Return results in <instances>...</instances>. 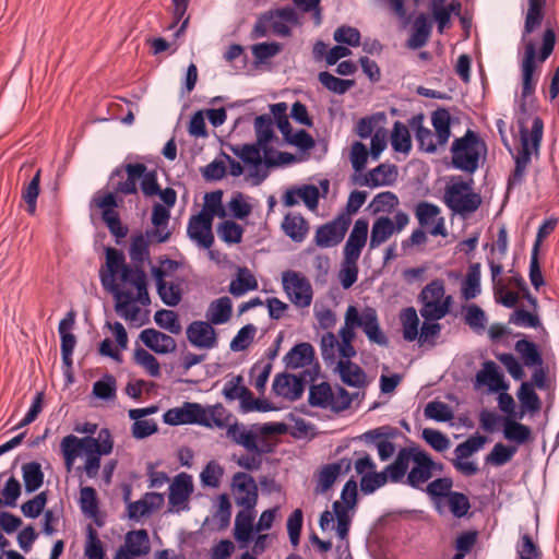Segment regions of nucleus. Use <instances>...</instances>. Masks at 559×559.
Instances as JSON below:
<instances>
[{
	"label": "nucleus",
	"mask_w": 559,
	"mask_h": 559,
	"mask_svg": "<svg viewBox=\"0 0 559 559\" xmlns=\"http://www.w3.org/2000/svg\"><path fill=\"white\" fill-rule=\"evenodd\" d=\"M40 174L41 170L38 169L34 177L31 179V181L25 185L22 189L21 197L23 201L27 205V213L31 215H34L36 212L37 206V198L40 191L39 185H40Z\"/></svg>",
	"instance_id": "obj_49"
},
{
	"label": "nucleus",
	"mask_w": 559,
	"mask_h": 559,
	"mask_svg": "<svg viewBox=\"0 0 559 559\" xmlns=\"http://www.w3.org/2000/svg\"><path fill=\"white\" fill-rule=\"evenodd\" d=\"M547 0H528V9L525 16L524 29L522 35V41L524 46L531 39L526 40L527 35L533 33L537 27L542 25L544 20V9L546 7Z\"/></svg>",
	"instance_id": "obj_27"
},
{
	"label": "nucleus",
	"mask_w": 559,
	"mask_h": 559,
	"mask_svg": "<svg viewBox=\"0 0 559 559\" xmlns=\"http://www.w3.org/2000/svg\"><path fill=\"white\" fill-rule=\"evenodd\" d=\"M514 348L527 367L543 365L542 354L534 342L522 338L515 343Z\"/></svg>",
	"instance_id": "obj_44"
},
{
	"label": "nucleus",
	"mask_w": 559,
	"mask_h": 559,
	"mask_svg": "<svg viewBox=\"0 0 559 559\" xmlns=\"http://www.w3.org/2000/svg\"><path fill=\"white\" fill-rule=\"evenodd\" d=\"M395 233L393 221L388 216L378 217L372 225L369 247L376 249Z\"/></svg>",
	"instance_id": "obj_32"
},
{
	"label": "nucleus",
	"mask_w": 559,
	"mask_h": 559,
	"mask_svg": "<svg viewBox=\"0 0 559 559\" xmlns=\"http://www.w3.org/2000/svg\"><path fill=\"white\" fill-rule=\"evenodd\" d=\"M272 391L288 401H297L305 391V380L286 372L277 373L273 380Z\"/></svg>",
	"instance_id": "obj_14"
},
{
	"label": "nucleus",
	"mask_w": 559,
	"mask_h": 559,
	"mask_svg": "<svg viewBox=\"0 0 559 559\" xmlns=\"http://www.w3.org/2000/svg\"><path fill=\"white\" fill-rule=\"evenodd\" d=\"M401 321L403 325V337L413 342L418 337L419 319L415 308H405L401 313Z\"/></svg>",
	"instance_id": "obj_50"
},
{
	"label": "nucleus",
	"mask_w": 559,
	"mask_h": 559,
	"mask_svg": "<svg viewBox=\"0 0 559 559\" xmlns=\"http://www.w3.org/2000/svg\"><path fill=\"white\" fill-rule=\"evenodd\" d=\"M481 195L473 190V179L459 177L444 190V203L455 214L466 217L481 205Z\"/></svg>",
	"instance_id": "obj_3"
},
{
	"label": "nucleus",
	"mask_w": 559,
	"mask_h": 559,
	"mask_svg": "<svg viewBox=\"0 0 559 559\" xmlns=\"http://www.w3.org/2000/svg\"><path fill=\"white\" fill-rule=\"evenodd\" d=\"M227 437L237 444L242 445L246 450L250 452H255L257 454H261L264 451L260 450L257 444V436L247 431L245 426L238 423L229 425L226 431Z\"/></svg>",
	"instance_id": "obj_29"
},
{
	"label": "nucleus",
	"mask_w": 559,
	"mask_h": 559,
	"mask_svg": "<svg viewBox=\"0 0 559 559\" xmlns=\"http://www.w3.org/2000/svg\"><path fill=\"white\" fill-rule=\"evenodd\" d=\"M424 116L421 114L414 116L409 124L415 129V136L418 141L419 148L427 153H435L437 151V144L435 142V134L432 131L423 126Z\"/></svg>",
	"instance_id": "obj_33"
},
{
	"label": "nucleus",
	"mask_w": 559,
	"mask_h": 559,
	"mask_svg": "<svg viewBox=\"0 0 559 559\" xmlns=\"http://www.w3.org/2000/svg\"><path fill=\"white\" fill-rule=\"evenodd\" d=\"M186 333L190 344L195 347L211 349L217 346L216 332L210 321H193Z\"/></svg>",
	"instance_id": "obj_15"
},
{
	"label": "nucleus",
	"mask_w": 559,
	"mask_h": 559,
	"mask_svg": "<svg viewBox=\"0 0 559 559\" xmlns=\"http://www.w3.org/2000/svg\"><path fill=\"white\" fill-rule=\"evenodd\" d=\"M390 480L389 473L384 471L378 473L376 471L364 474L360 479V489L364 493H373L377 489L384 486Z\"/></svg>",
	"instance_id": "obj_52"
},
{
	"label": "nucleus",
	"mask_w": 559,
	"mask_h": 559,
	"mask_svg": "<svg viewBox=\"0 0 559 559\" xmlns=\"http://www.w3.org/2000/svg\"><path fill=\"white\" fill-rule=\"evenodd\" d=\"M284 233L295 242H301L307 237L309 224L301 215L287 214L282 223Z\"/></svg>",
	"instance_id": "obj_34"
},
{
	"label": "nucleus",
	"mask_w": 559,
	"mask_h": 559,
	"mask_svg": "<svg viewBox=\"0 0 559 559\" xmlns=\"http://www.w3.org/2000/svg\"><path fill=\"white\" fill-rule=\"evenodd\" d=\"M425 416L436 421L445 423L453 418V412L448 404L431 401L425 407Z\"/></svg>",
	"instance_id": "obj_63"
},
{
	"label": "nucleus",
	"mask_w": 559,
	"mask_h": 559,
	"mask_svg": "<svg viewBox=\"0 0 559 559\" xmlns=\"http://www.w3.org/2000/svg\"><path fill=\"white\" fill-rule=\"evenodd\" d=\"M298 24V14L294 8L284 7L262 13L251 32L252 38H261L267 35L269 29L278 36H290L289 25Z\"/></svg>",
	"instance_id": "obj_4"
},
{
	"label": "nucleus",
	"mask_w": 559,
	"mask_h": 559,
	"mask_svg": "<svg viewBox=\"0 0 559 559\" xmlns=\"http://www.w3.org/2000/svg\"><path fill=\"white\" fill-rule=\"evenodd\" d=\"M133 356L135 364L143 367L151 377H160V366L154 355L148 353L146 349L139 347L134 350Z\"/></svg>",
	"instance_id": "obj_53"
},
{
	"label": "nucleus",
	"mask_w": 559,
	"mask_h": 559,
	"mask_svg": "<svg viewBox=\"0 0 559 559\" xmlns=\"http://www.w3.org/2000/svg\"><path fill=\"white\" fill-rule=\"evenodd\" d=\"M419 298L423 302L420 314L427 321H437L442 319L451 305V296L444 298V283L442 280H433L427 284Z\"/></svg>",
	"instance_id": "obj_5"
},
{
	"label": "nucleus",
	"mask_w": 559,
	"mask_h": 559,
	"mask_svg": "<svg viewBox=\"0 0 559 559\" xmlns=\"http://www.w3.org/2000/svg\"><path fill=\"white\" fill-rule=\"evenodd\" d=\"M193 491V483L190 475L178 474L169 486L168 501L173 507H179L189 499Z\"/></svg>",
	"instance_id": "obj_23"
},
{
	"label": "nucleus",
	"mask_w": 559,
	"mask_h": 559,
	"mask_svg": "<svg viewBox=\"0 0 559 559\" xmlns=\"http://www.w3.org/2000/svg\"><path fill=\"white\" fill-rule=\"evenodd\" d=\"M212 224L213 219L210 214L199 213L190 217L187 234L191 240L205 249H210L214 243Z\"/></svg>",
	"instance_id": "obj_13"
},
{
	"label": "nucleus",
	"mask_w": 559,
	"mask_h": 559,
	"mask_svg": "<svg viewBox=\"0 0 559 559\" xmlns=\"http://www.w3.org/2000/svg\"><path fill=\"white\" fill-rule=\"evenodd\" d=\"M154 320L158 326L173 334H179L181 332V324L179 322L178 314L173 310L162 309L156 311Z\"/></svg>",
	"instance_id": "obj_57"
},
{
	"label": "nucleus",
	"mask_w": 559,
	"mask_h": 559,
	"mask_svg": "<svg viewBox=\"0 0 559 559\" xmlns=\"http://www.w3.org/2000/svg\"><path fill=\"white\" fill-rule=\"evenodd\" d=\"M368 227V221L365 218H358L355 222L343 249V259H346L348 263L359 260L361 251L367 242Z\"/></svg>",
	"instance_id": "obj_12"
},
{
	"label": "nucleus",
	"mask_w": 559,
	"mask_h": 559,
	"mask_svg": "<svg viewBox=\"0 0 559 559\" xmlns=\"http://www.w3.org/2000/svg\"><path fill=\"white\" fill-rule=\"evenodd\" d=\"M516 452V445H506L498 442L493 445L490 453L485 456V463L493 466H502L509 463Z\"/></svg>",
	"instance_id": "obj_48"
},
{
	"label": "nucleus",
	"mask_w": 559,
	"mask_h": 559,
	"mask_svg": "<svg viewBox=\"0 0 559 559\" xmlns=\"http://www.w3.org/2000/svg\"><path fill=\"white\" fill-rule=\"evenodd\" d=\"M391 145L395 152L408 154L412 150V138L407 127L395 121L391 133Z\"/></svg>",
	"instance_id": "obj_43"
},
{
	"label": "nucleus",
	"mask_w": 559,
	"mask_h": 559,
	"mask_svg": "<svg viewBox=\"0 0 559 559\" xmlns=\"http://www.w3.org/2000/svg\"><path fill=\"white\" fill-rule=\"evenodd\" d=\"M117 381L112 374H105L93 384V394L100 400H110L116 396Z\"/></svg>",
	"instance_id": "obj_55"
},
{
	"label": "nucleus",
	"mask_w": 559,
	"mask_h": 559,
	"mask_svg": "<svg viewBox=\"0 0 559 559\" xmlns=\"http://www.w3.org/2000/svg\"><path fill=\"white\" fill-rule=\"evenodd\" d=\"M257 333V326L249 323L242 326L230 342L233 352H241L249 347Z\"/></svg>",
	"instance_id": "obj_60"
},
{
	"label": "nucleus",
	"mask_w": 559,
	"mask_h": 559,
	"mask_svg": "<svg viewBox=\"0 0 559 559\" xmlns=\"http://www.w3.org/2000/svg\"><path fill=\"white\" fill-rule=\"evenodd\" d=\"M106 265L108 269V273H100V281L104 287H110L111 281L115 284V275L123 270L127 266L124 262L123 253L115 248L106 249Z\"/></svg>",
	"instance_id": "obj_30"
},
{
	"label": "nucleus",
	"mask_w": 559,
	"mask_h": 559,
	"mask_svg": "<svg viewBox=\"0 0 559 559\" xmlns=\"http://www.w3.org/2000/svg\"><path fill=\"white\" fill-rule=\"evenodd\" d=\"M475 386H487L491 392L507 391L509 389V384L504 381L499 367L492 360L485 361L483 368L477 371Z\"/></svg>",
	"instance_id": "obj_17"
},
{
	"label": "nucleus",
	"mask_w": 559,
	"mask_h": 559,
	"mask_svg": "<svg viewBox=\"0 0 559 559\" xmlns=\"http://www.w3.org/2000/svg\"><path fill=\"white\" fill-rule=\"evenodd\" d=\"M150 243L143 234L133 235L129 248V255L134 265L143 266L150 259Z\"/></svg>",
	"instance_id": "obj_45"
},
{
	"label": "nucleus",
	"mask_w": 559,
	"mask_h": 559,
	"mask_svg": "<svg viewBox=\"0 0 559 559\" xmlns=\"http://www.w3.org/2000/svg\"><path fill=\"white\" fill-rule=\"evenodd\" d=\"M60 448L66 465L70 471L74 460L81 453V438H78L74 435H69L62 439Z\"/></svg>",
	"instance_id": "obj_56"
},
{
	"label": "nucleus",
	"mask_w": 559,
	"mask_h": 559,
	"mask_svg": "<svg viewBox=\"0 0 559 559\" xmlns=\"http://www.w3.org/2000/svg\"><path fill=\"white\" fill-rule=\"evenodd\" d=\"M91 205L102 210V218L106 225L120 218V215L116 210L119 204L114 192H108L103 195L100 192H97L93 197Z\"/></svg>",
	"instance_id": "obj_28"
},
{
	"label": "nucleus",
	"mask_w": 559,
	"mask_h": 559,
	"mask_svg": "<svg viewBox=\"0 0 559 559\" xmlns=\"http://www.w3.org/2000/svg\"><path fill=\"white\" fill-rule=\"evenodd\" d=\"M516 419L510 417L503 419V437L519 445L526 444L533 440L532 429Z\"/></svg>",
	"instance_id": "obj_26"
},
{
	"label": "nucleus",
	"mask_w": 559,
	"mask_h": 559,
	"mask_svg": "<svg viewBox=\"0 0 559 559\" xmlns=\"http://www.w3.org/2000/svg\"><path fill=\"white\" fill-rule=\"evenodd\" d=\"M453 487V480L450 477H440L430 481L426 487V492L435 500L440 501L448 498Z\"/></svg>",
	"instance_id": "obj_64"
},
{
	"label": "nucleus",
	"mask_w": 559,
	"mask_h": 559,
	"mask_svg": "<svg viewBox=\"0 0 559 559\" xmlns=\"http://www.w3.org/2000/svg\"><path fill=\"white\" fill-rule=\"evenodd\" d=\"M47 501L48 491H40L33 499L24 502L21 506V511L24 514V516L29 519H36L45 511Z\"/></svg>",
	"instance_id": "obj_61"
},
{
	"label": "nucleus",
	"mask_w": 559,
	"mask_h": 559,
	"mask_svg": "<svg viewBox=\"0 0 559 559\" xmlns=\"http://www.w3.org/2000/svg\"><path fill=\"white\" fill-rule=\"evenodd\" d=\"M345 321L346 324L349 325L357 324V326L364 331L370 342L384 347L389 345V338L381 331L378 314L373 308L367 307L364 309L361 314H359L354 306H349L345 314Z\"/></svg>",
	"instance_id": "obj_6"
},
{
	"label": "nucleus",
	"mask_w": 559,
	"mask_h": 559,
	"mask_svg": "<svg viewBox=\"0 0 559 559\" xmlns=\"http://www.w3.org/2000/svg\"><path fill=\"white\" fill-rule=\"evenodd\" d=\"M123 546L135 557L147 555L151 550V545L146 530L141 528L127 533Z\"/></svg>",
	"instance_id": "obj_36"
},
{
	"label": "nucleus",
	"mask_w": 559,
	"mask_h": 559,
	"mask_svg": "<svg viewBox=\"0 0 559 559\" xmlns=\"http://www.w3.org/2000/svg\"><path fill=\"white\" fill-rule=\"evenodd\" d=\"M254 514L253 510H240L235 519L234 537L239 543H248L252 538L255 531L253 526Z\"/></svg>",
	"instance_id": "obj_31"
},
{
	"label": "nucleus",
	"mask_w": 559,
	"mask_h": 559,
	"mask_svg": "<svg viewBox=\"0 0 559 559\" xmlns=\"http://www.w3.org/2000/svg\"><path fill=\"white\" fill-rule=\"evenodd\" d=\"M233 153L237 155L245 164L251 165L255 168V171L251 174L254 179V185L261 183L266 178V173L260 175L258 171L259 166L262 165L263 159L261 157V151H263L265 158L267 152H272L273 148L269 145L259 144V142L252 144H245L241 147L235 146L231 148Z\"/></svg>",
	"instance_id": "obj_11"
},
{
	"label": "nucleus",
	"mask_w": 559,
	"mask_h": 559,
	"mask_svg": "<svg viewBox=\"0 0 559 559\" xmlns=\"http://www.w3.org/2000/svg\"><path fill=\"white\" fill-rule=\"evenodd\" d=\"M486 437L475 435L468 437L464 442L456 445L454 449L455 459L463 461L469 457L473 453L477 452L486 442Z\"/></svg>",
	"instance_id": "obj_54"
},
{
	"label": "nucleus",
	"mask_w": 559,
	"mask_h": 559,
	"mask_svg": "<svg viewBox=\"0 0 559 559\" xmlns=\"http://www.w3.org/2000/svg\"><path fill=\"white\" fill-rule=\"evenodd\" d=\"M435 461L424 451L417 454L416 463L407 474L406 484L415 489H421L423 485L432 477Z\"/></svg>",
	"instance_id": "obj_19"
},
{
	"label": "nucleus",
	"mask_w": 559,
	"mask_h": 559,
	"mask_svg": "<svg viewBox=\"0 0 559 559\" xmlns=\"http://www.w3.org/2000/svg\"><path fill=\"white\" fill-rule=\"evenodd\" d=\"M447 500H448L449 510L455 518L461 519V518L465 516L471 509L469 499L463 492H459V491L450 492Z\"/></svg>",
	"instance_id": "obj_62"
},
{
	"label": "nucleus",
	"mask_w": 559,
	"mask_h": 559,
	"mask_svg": "<svg viewBox=\"0 0 559 559\" xmlns=\"http://www.w3.org/2000/svg\"><path fill=\"white\" fill-rule=\"evenodd\" d=\"M516 554L520 558L542 559L543 552L539 546L533 540L532 536L527 533L522 534L516 544Z\"/></svg>",
	"instance_id": "obj_59"
},
{
	"label": "nucleus",
	"mask_w": 559,
	"mask_h": 559,
	"mask_svg": "<svg viewBox=\"0 0 559 559\" xmlns=\"http://www.w3.org/2000/svg\"><path fill=\"white\" fill-rule=\"evenodd\" d=\"M139 338L156 354H169L176 350V341L168 334L153 328L143 330Z\"/></svg>",
	"instance_id": "obj_20"
},
{
	"label": "nucleus",
	"mask_w": 559,
	"mask_h": 559,
	"mask_svg": "<svg viewBox=\"0 0 559 559\" xmlns=\"http://www.w3.org/2000/svg\"><path fill=\"white\" fill-rule=\"evenodd\" d=\"M431 33V24L424 14L416 17L414 29L407 40V46L412 49H418L425 46Z\"/></svg>",
	"instance_id": "obj_39"
},
{
	"label": "nucleus",
	"mask_w": 559,
	"mask_h": 559,
	"mask_svg": "<svg viewBox=\"0 0 559 559\" xmlns=\"http://www.w3.org/2000/svg\"><path fill=\"white\" fill-rule=\"evenodd\" d=\"M24 487L27 492H34L43 486L44 472L38 462L25 463L22 466Z\"/></svg>",
	"instance_id": "obj_42"
},
{
	"label": "nucleus",
	"mask_w": 559,
	"mask_h": 559,
	"mask_svg": "<svg viewBox=\"0 0 559 559\" xmlns=\"http://www.w3.org/2000/svg\"><path fill=\"white\" fill-rule=\"evenodd\" d=\"M536 46L533 40L525 45V52L521 63L522 90L519 102L518 126L521 147L514 155V169L508 178V190L524 182L526 169L532 157H539L540 144L544 135V121L537 115H532L530 108L536 103L535 90L537 79Z\"/></svg>",
	"instance_id": "obj_1"
},
{
	"label": "nucleus",
	"mask_w": 559,
	"mask_h": 559,
	"mask_svg": "<svg viewBox=\"0 0 559 559\" xmlns=\"http://www.w3.org/2000/svg\"><path fill=\"white\" fill-rule=\"evenodd\" d=\"M450 119V112L445 108H438L432 112L431 122L439 145H444L451 135Z\"/></svg>",
	"instance_id": "obj_41"
},
{
	"label": "nucleus",
	"mask_w": 559,
	"mask_h": 559,
	"mask_svg": "<svg viewBox=\"0 0 559 559\" xmlns=\"http://www.w3.org/2000/svg\"><path fill=\"white\" fill-rule=\"evenodd\" d=\"M421 450L418 445H411L400 449L393 463L385 467V472L389 473L390 481L400 483L407 473L409 463H416L417 454H421Z\"/></svg>",
	"instance_id": "obj_16"
},
{
	"label": "nucleus",
	"mask_w": 559,
	"mask_h": 559,
	"mask_svg": "<svg viewBox=\"0 0 559 559\" xmlns=\"http://www.w3.org/2000/svg\"><path fill=\"white\" fill-rule=\"evenodd\" d=\"M154 500H157V504H159L163 501V496L160 493L150 492L146 493L143 499L130 502L128 504V516L133 520H139L147 515L156 506Z\"/></svg>",
	"instance_id": "obj_38"
},
{
	"label": "nucleus",
	"mask_w": 559,
	"mask_h": 559,
	"mask_svg": "<svg viewBox=\"0 0 559 559\" xmlns=\"http://www.w3.org/2000/svg\"><path fill=\"white\" fill-rule=\"evenodd\" d=\"M397 168L391 164H380L376 168L371 169L360 182L362 186L371 188L380 186H390L396 180Z\"/></svg>",
	"instance_id": "obj_24"
},
{
	"label": "nucleus",
	"mask_w": 559,
	"mask_h": 559,
	"mask_svg": "<svg viewBox=\"0 0 559 559\" xmlns=\"http://www.w3.org/2000/svg\"><path fill=\"white\" fill-rule=\"evenodd\" d=\"M283 288L290 301L300 308L309 307L312 302V287L304 275L294 271L283 274Z\"/></svg>",
	"instance_id": "obj_9"
},
{
	"label": "nucleus",
	"mask_w": 559,
	"mask_h": 559,
	"mask_svg": "<svg viewBox=\"0 0 559 559\" xmlns=\"http://www.w3.org/2000/svg\"><path fill=\"white\" fill-rule=\"evenodd\" d=\"M320 83L329 91L336 94H345L349 88L355 85L354 80L340 79L334 76L328 71H322L319 73Z\"/></svg>",
	"instance_id": "obj_51"
},
{
	"label": "nucleus",
	"mask_w": 559,
	"mask_h": 559,
	"mask_svg": "<svg viewBox=\"0 0 559 559\" xmlns=\"http://www.w3.org/2000/svg\"><path fill=\"white\" fill-rule=\"evenodd\" d=\"M462 297L465 300L476 298L480 294V264L472 263L468 266L466 276L462 282Z\"/></svg>",
	"instance_id": "obj_37"
},
{
	"label": "nucleus",
	"mask_w": 559,
	"mask_h": 559,
	"mask_svg": "<svg viewBox=\"0 0 559 559\" xmlns=\"http://www.w3.org/2000/svg\"><path fill=\"white\" fill-rule=\"evenodd\" d=\"M114 294L116 305V312L126 320H134L140 311L139 307L134 305L135 298L131 292H124L119 288L117 284L108 287Z\"/></svg>",
	"instance_id": "obj_22"
},
{
	"label": "nucleus",
	"mask_w": 559,
	"mask_h": 559,
	"mask_svg": "<svg viewBox=\"0 0 559 559\" xmlns=\"http://www.w3.org/2000/svg\"><path fill=\"white\" fill-rule=\"evenodd\" d=\"M235 502L246 510H253L258 502V486L254 478L245 473L238 472L233 477Z\"/></svg>",
	"instance_id": "obj_10"
},
{
	"label": "nucleus",
	"mask_w": 559,
	"mask_h": 559,
	"mask_svg": "<svg viewBox=\"0 0 559 559\" xmlns=\"http://www.w3.org/2000/svg\"><path fill=\"white\" fill-rule=\"evenodd\" d=\"M518 399L521 402L522 412L527 411L534 414L542 408V401L531 382H522L518 391Z\"/></svg>",
	"instance_id": "obj_47"
},
{
	"label": "nucleus",
	"mask_w": 559,
	"mask_h": 559,
	"mask_svg": "<svg viewBox=\"0 0 559 559\" xmlns=\"http://www.w3.org/2000/svg\"><path fill=\"white\" fill-rule=\"evenodd\" d=\"M314 359V349L310 343L295 345L284 357V362L289 369H298L308 366Z\"/></svg>",
	"instance_id": "obj_25"
},
{
	"label": "nucleus",
	"mask_w": 559,
	"mask_h": 559,
	"mask_svg": "<svg viewBox=\"0 0 559 559\" xmlns=\"http://www.w3.org/2000/svg\"><path fill=\"white\" fill-rule=\"evenodd\" d=\"M258 288L255 277L249 272L248 269H240L237 277L229 284V293L236 297L245 295L249 290Z\"/></svg>",
	"instance_id": "obj_46"
},
{
	"label": "nucleus",
	"mask_w": 559,
	"mask_h": 559,
	"mask_svg": "<svg viewBox=\"0 0 559 559\" xmlns=\"http://www.w3.org/2000/svg\"><path fill=\"white\" fill-rule=\"evenodd\" d=\"M350 223V216L342 213L331 222L319 226L314 236L316 245L320 248L337 246L344 239Z\"/></svg>",
	"instance_id": "obj_8"
},
{
	"label": "nucleus",
	"mask_w": 559,
	"mask_h": 559,
	"mask_svg": "<svg viewBox=\"0 0 559 559\" xmlns=\"http://www.w3.org/2000/svg\"><path fill=\"white\" fill-rule=\"evenodd\" d=\"M254 130L259 144L267 145L274 138L273 120L269 115H260L254 119Z\"/></svg>",
	"instance_id": "obj_58"
},
{
	"label": "nucleus",
	"mask_w": 559,
	"mask_h": 559,
	"mask_svg": "<svg viewBox=\"0 0 559 559\" xmlns=\"http://www.w3.org/2000/svg\"><path fill=\"white\" fill-rule=\"evenodd\" d=\"M233 304L229 297L224 296L211 302L207 319L212 324H224L231 318Z\"/></svg>",
	"instance_id": "obj_35"
},
{
	"label": "nucleus",
	"mask_w": 559,
	"mask_h": 559,
	"mask_svg": "<svg viewBox=\"0 0 559 559\" xmlns=\"http://www.w3.org/2000/svg\"><path fill=\"white\" fill-rule=\"evenodd\" d=\"M152 273L156 281L157 293L162 301L166 306L176 307L182 298L181 284L179 282L165 281L166 271L158 267H153Z\"/></svg>",
	"instance_id": "obj_18"
},
{
	"label": "nucleus",
	"mask_w": 559,
	"mask_h": 559,
	"mask_svg": "<svg viewBox=\"0 0 559 559\" xmlns=\"http://www.w3.org/2000/svg\"><path fill=\"white\" fill-rule=\"evenodd\" d=\"M144 170L145 164L143 163H129L114 169L110 176V180L114 182L112 192L123 195L136 194V182L140 180Z\"/></svg>",
	"instance_id": "obj_7"
},
{
	"label": "nucleus",
	"mask_w": 559,
	"mask_h": 559,
	"mask_svg": "<svg viewBox=\"0 0 559 559\" xmlns=\"http://www.w3.org/2000/svg\"><path fill=\"white\" fill-rule=\"evenodd\" d=\"M332 388L329 382L312 384L309 389L308 402L312 407L329 408L332 402Z\"/></svg>",
	"instance_id": "obj_40"
},
{
	"label": "nucleus",
	"mask_w": 559,
	"mask_h": 559,
	"mask_svg": "<svg viewBox=\"0 0 559 559\" xmlns=\"http://www.w3.org/2000/svg\"><path fill=\"white\" fill-rule=\"evenodd\" d=\"M336 370L344 384L358 389L367 385L366 372L359 365L341 359L336 365Z\"/></svg>",
	"instance_id": "obj_21"
},
{
	"label": "nucleus",
	"mask_w": 559,
	"mask_h": 559,
	"mask_svg": "<svg viewBox=\"0 0 559 559\" xmlns=\"http://www.w3.org/2000/svg\"><path fill=\"white\" fill-rule=\"evenodd\" d=\"M486 143L479 134L467 130L462 138L452 143V165L454 168L473 174L478 168L481 153H486Z\"/></svg>",
	"instance_id": "obj_2"
}]
</instances>
